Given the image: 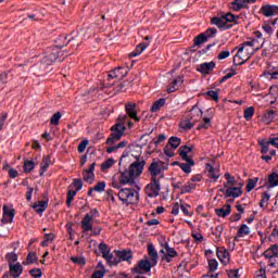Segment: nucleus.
I'll list each match as a JSON object with an SVG mask.
<instances>
[{
    "label": "nucleus",
    "mask_w": 278,
    "mask_h": 278,
    "mask_svg": "<svg viewBox=\"0 0 278 278\" xmlns=\"http://www.w3.org/2000/svg\"><path fill=\"white\" fill-rule=\"evenodd\" d=\"M218 29L216 27H208L206 30L202 31V35L205 38L206 42H208L210 39L216 37Z\"/></svg>",
    "instance_id": "nucleus-29"
},
{
    "label": "nucleus",
    "mask_w": 278,
    "mask_h": 278,
    "mask_svg": "<svg viewBox=\"0 0 278 278\" xmlns=\"http://www.w3.org/2000/svg\"><path fill=\"white\" fill-rule=\"evenodd\" d=\"M195 115L198 117H202L203 115V111L199 109L198 105H193L191 108V110L189 111L188 117H190V119H193Z\"/></svg>",
    "instance_id": "nucleus-35"
},
{
    "label": "nucleus",
    "mask_w": 278,
    "mask_h": 278,
    "mask_svg": "<svg viewBox=\"0 0 278 278\" xmlns=\"http://www.w3.org/2000/svg\"><path fill=\"white\" fill-rule=\"evenodd\" d=\"M163 249L160 250L161 254H165L168 257H178L179 253L175 248H172L168 242H164L161 244Z\"/></svg>",
    "instance_id": "nucleus-16"
},
{
    "label": "nucleus",
    "mask_w": 278,
    "mask_h": 278,
    "mask_svg": "<svg viewBox=\"0 0 278 278\" xmlns=\"http://www.w3.org/2000/svg\"><path fill=\"white\" fill-rule=\"evenodd\" d=\"M5 257L9 264H14L15 262H18V255H16V253L14 252L7 253Z\"/></svg>",
    "instance_id": "nucleus-52"
},
{
    "label": "nucleus",
    "mask_w": 278,
    "mask_h": 278,
    "mask_svg": "<svg viewBox=\"0 0 278 278\" xmlns=\"http://www.w3.org/2000/svg\"><path fill=\"white\" fill-rule=\"evenodd\" d=\"M174 150H175L174 148H170V146L166 144L163 148V153H164V155H166V157H174V155H175Z\"/></svg>",
    "instance_id": "nucleus-56"
},
{
    "label": "nucleus",
    "mask_w": 278,
    "mask_h": 278,
    "mask_svg": "<svg viewBox=\"0 0 278 278\" xmlns=\"http://www.w3.org/2000/svg\"><path fill=\"white\" fill-rule=\"evenodd\" d=\"M205 170L207 173V177L214 182H217L220 178V170L215 168L211 163H206Z\"/></svg>",
    "instance_id": "nucleus-12"
},
{
    "label": "nucleus",
    "mask_w": 278,
    "mask_h": 278,
    "mask_svg": "<svg viewBox=\"0 0 278 278\" xmlns=\"http://www.w3.org/2000/svg\"><path fill=\"white\" fill-rule=\"evenodd\" d=\"M261 13L265 17H273L278 14V5L276 4H264L261 8Z\"/></svg>",
    "instance_id": "nucleus-13"
},
{
    "label": "nucleus",
    "mask_w": 278,
    "mask_h": 278,
    "mask_svg": "<svg viewBox=\"0 0 278 278\" xmlns=\"http://www.w3.org/2000/svg\"><path fill=\"white\" fill-rule=\"evenodd\" d=\"M126 123H122V122H118L117 124H115L111 130L112 131H125L126 130V126H125Z\"/></svg>",
    "instance_id": "nucleus-57"
},
{
    "label": "nucleus",
    "mask_w": 278,
    "mask_h": 278,
    "mask_svg": "<svg viewBox=\"0 0 278 278\" xmlns=\"http://www.w3.org/2000/svg\"><path fill=\"white\" fill-rule=\"evenodd\" d=\"M197 189V185L188 181L186 185L181 187L180 194L191 193L192 190Z\"/></svg>",
    "instance_id": "nucleus-34"
},
{
    "label": "nucleus",
    "mask_w": 278,
    "mask_h": 278,
    "mask_svg": "<svg viewBox=\"0 0 278 278\" xmlns=\"http://www.w3.org/2000/svg\"><path fill=\"white\" fill-rule=\"evenodd\" d=\"M124 132L123 131H112L110 137L106 140L108 144H114L116 141L121 140L123 137Z\"/></svg>",
    "instance_id": "nucleus-31"
},
{
    "label": "nucleus",
    "mask_w": 278,
    "mask_h": 278,
    "mask_svg": "<svg viewBox=\"0 0 278 278\" xmlns=\"http://www.w3.org/2000/svg\"><path fill=\"white\" fill-rule=\"evenodd\" d=\"M2 212H3V214H2V223L4 225H10L11 223H13L14 214H15L14 213V208H12V207H10L8 205H4L2 207Z\"/></svg>",
    "instance_id": "nucleus-11"
},
{
    "label": "nucleus",
    "mask_w": 278,
    "mask_h": 278,
    "mask_svg": "<svg viewBox=\"0 0 278 278\" xmlns=\"http://www.w3.org/2000/svg\"><path fill=\"white\" fill-rule=\"evenodd\" d=\"M185 83V76L180 75L177 78H175L167 88V92L168 93H173L175 91H177Z\"/></svg>",
    "instance_id": "nucleus-15"
},
{
    "label": "nucleus",
    "mask_w": 278,
    "mask_h": 278,
    "mask_svg": "<svg viewBox=\"0 0 278 278\" xmlns=\"http://www.w3.org/2000/svg\"><path fill=\"white\" fill-rule=\"evenodd\" d=\"M269 140L261 139L258 140V146L261 147V153L262 155H265L269 151Z\"/></svg>",
    "instance_id": "nucleus-36"
},
{
    "label": "nucleus",
    "mask_w": 278,
    "mask_h": 278,
    "mask_svg": "<svg viewBox=\"0 0 278 278\" xmlns=\"http://www.w3.org/2000/svg\"><path fill=\"white\" fill-rule=\"evenodd\" d=\"M36 167V163L34 161H25L24 162V172L25 173H31L34 168Z\"/></svg>",
    "instance_id": "nucleus-53"
},
{
    "label": "nucleus",
    "mask_w": 278,
    "mask_h": 278,
    "mask_svg": "<svg viewBox=\"0 0 278 278\" xmlns=\"http://www.w3.org/2000/svg\"><path fill=\"white\" fill-rule=\"evenodd\" d=\"M249 235H251V228H249L247 224H241L240 228L237 231V237H235V240H238V238H243Z\"/></svg>",
    "instance_id": "nucleus-25"
},
{
    "label": "nucleus",
    "mask_w": 278,
    "mask_h": 278,
    "mask_svg": "<svg viewBox=\"0 0 278 278\" xmlns=\"http://www.w3.org/2000/svg\"><path fill=\"white\" fill-rule=\"evenodd\" d=\"M274 119H275V112H274L273 110H270V111H268V112L265 113V115H264V121H265L266 123H270V122H273Z\"/></svg>",
    "instance_id": "nucleus-60"
},
{
    "label": "nucleus",
    "mask_w": 278,
    "mask_h": 278,
    "mask_svg": "<svg viewBox=\"0 0 278 278\" xmlns=\"http://www.w3.org/2000/svg\"><path fill=\"white\" fill-rule=\"evenodd\" d=\"M148 256H150V262L152 263V266H156L157 260H159V253L152 242L148 243Z\"/></svg>",
    "instance_id": "nucleus-17"
},
{
    "label": "nucleus",
    "mask_w": 278,
    "mask_h": 278,
    "mask_svg": "<svg viewBox=\"0 0 278 278\" xmlns=\"http://www.w3.org/2000/svg\"><path fill=\"white\" fill-rule=\"evenodd\" d=\"M146 166V161L137 159L135 163H132L128 169H125L124 172H121L119 176V182L123 186H134L135 185V178L141 176L143 173V168Z\"/></svg>",
    "instance_id": "nucleus-1"
},
{
    "label": "nucleus",
    "mask_w": 278,
    "mask_h": 278,
    "mask_svg": "<svg viewBox=\"0 0 278 278\" xmlns=\"http://www.w3.org/2000/svg\"><path fill=\"white\" fill-rule=\"evenodd\" d=\"M254 115H255V108L253 106L245 109L243 112V116L247 121H251Z\"/></svg>",
    "instance_id": "nucleus-45"
},
{
    "label": "nucleus",
    "mask_w": 278,
    "mask_h": 278,
    "mask_svg": "<svg viewBox=\"0 0 278 278\" xmlns=\"http://www.w3.org/2000/svg\"><path fill=\"white\" fill-rule=\"evenodd\" d=\"M116 257L114 258V264H119L121 262H129L132 260L131 250H114Z\"/></svg>",
    "instance_id": "nucleus-7"
},
{
    "label": "nucleus",
    "mask_w": 278,
    "mask_h": 278,
    "mask_svg": "<svg viewBox=\"0 0 278 278\" xmlns=\"http://www.w3.org/2000/svg\"><path fill=\"white\" fill-rule=\"evenodd\" d=\"M263 254L267 260H270L271 257H276L278 255V244H273L270 248L265 250Z\"/></svg>",
    "instance_id": "nucleus-26"
},
{
    "label": "nucleus",
    "mask_w": 278,
    "mask_h": 278,
    "mask_svg": "<svg viewBox=\"0 0 278 278\" xmlns=\"http://www.w3.org/2000/svg\"><path fill=\"white\" fill-rule=\"evenodd\" d=\"M215 67H216L215 62L202 63L201 65H199V67H197L195 71L201 74H210L211 72L214 71Z\"/></svg>",
    "instance_id": "nucleus-19"
},
{
    "label": "nucleus",
    "mask_w": 278,
    "mask_h": 278,
    "mask_svg": "<svg viewBox=\"0 0 278 278\" xmlns=\"http://www.w3.org/2000/svg\"><path fill=\"white\" fill-rule=\"evenodd\" d=\"M9 273L12 278H18L23 275V265L21 263H10Z\"/></svg>",
    "instance_id": "nucleus-14"
},
{
    "label": "nucleus",
    "mask_w": 278,
    "mask_h": 278,
    "mask_svg": "<svg viewBox=\"0 0 278 278\" xmlns=\"http://www.w3.org/2000/svg\"><path fill=\"white\" fill-rule=\"evenodd\" d=\"M167 144L172 148V149H178V147L181 144V139L178 137H170L167 141Z\"/></svg>",
    "instance_id": "nucleus-39"
},
{
    "label": "nucleus",
    "mask_w": 278,
    "mask_h": 278,
    "mask_svg": "<svg viewBox=\"0 0 278 278\" xmlns=\"http://www.w3.org/2000/svg\"><path fill=\"white\" fill-rule=\"evenodd\" d=\"M49 166H50V156L46 155L43 156L42 162L40 163L39 176H43L45 173H47Z\"/></svg>",
    "instance_id": "nucleus-30"
},
{
    "label": "nucleus",
    "mask_w": 278,
    "mask_h": 278,
    "mask_svg": "<svg viewBox=\"0 0 278 278\" xmlns=\"http://www.w3.org/2000/svg\"><path fill=\"white\" fill-rule=\"evenodd\" d=\"M138 105L136 103L129 102L125 105L126 114H121L117 118L118 122L126 123L128 118L135 122H140V117L137 112Z\"/></svg>",
    "instance_id": "nucleus-3"
},
{
    "label": "nucleus",
    "mask_w": 278,
    "mask_h": 278,
    "mask_svg": "<svg viewBox=\"0 0 278 278\" xmlns=\"http://www.w3.org/2000/svg\"><path fill=\"white\" fill-rule=\"evenodd\" d=\"M62 117V114L60 112H56L55 114L52 115L50 118V124L51 125H59V121Z\"/></svg>",
    "instance_id": "nucleus-61"
},
{
    "label": "nucleus",
    "mask_w": 278,
    "mask_h": 278,
    "mask_svg": "<svg viewBox=\"0 0 278 278\" xmlns=\"http://www.w3.org/2000/svg\"><path fill=\"white\" fill-rule=\"evenodd\" d=\"M215 214L220 218H226L231 214V204H225L223 207L215 208Z\"/></svg>",
    "instance_id": "nucleus-21"
},
{
    "label": "nucleus",
    "mask_w": 278,
    "mask_h": 278,
    "mask_svg": "<svg viewBox=\"0 0 278 278\" xmlns=\"http://www.w3.org/2000/svg\"><path fill=\"white\" fill-rule=\"evenodd\" d=\"M219 263L216 261V258H211L208 261V271L215 273L218 269Z\"/></svg>",
    "instance_id": "nucleus-48"
},
{
    "label": "nucleus",
    "mask_w": 278,
    "mask_h": 278,
    "mask_svg": "<svg viewBox=\"0 0 278 278\" xmlns=\"http://www.w3.org/2000/svg\"><path fill=\"white\" fill-rule=\"evenodd\" d=\"M248 4L249 2L247 0H233L232 10L236 12H240L242 9H247Z\"/></svg>",
    "instance_id": "nucleus-28"
},
{
    "label": "nucleus",
    "mask_w": 278,
    "mask_h": 278,
    "mask_svg": "<svg viewBox=\"0 0 278 278\" xmlns=\"http://www.w3.org/2000/svg\"><path fill=\"white\" fill-rule=\"evenodd\" d=\"M211 24L223 30H228L233 27V24H226L224 15L213 16Z\"/></svg>",
    "instance_id": "nucleus-9"
},
{
    "label": "nucleus",
    "mask_w": 278,
    "mask_h": 278,
    "mask_svg": "<svg viewBox=\"0 0 278 278\" xmlns=\"http://www.w3.org/2000/svg\"><path fill=\"white\" fill-rule=\"evenodd\" d=\"M117 197L126 206L136 205L139 203V192L132 188L121 189Z\"/></svg>",
    "instance_id": "nucleus-2"
},
{
    "label": "nucleus",
    "mask_w": 278,
    "mask_h": 278,
    "mask_svg": "<svg viewBox=\"0 0 278 278\" xmlns=\"http://www.w3.org/2000/svg\"><path fill=\"white\" fill-rule=\"evenodd\" d=\"M83 178L85 182H88L89 185H92L93 180H94V174L84 170L83 173Z\"/></svg>",
    "instance_id": "nucleus-46"
},
{
    "label": "nucleus",
    "mask_w": 278,
    "mask_h": 278,
    "mask_svg": "<svg viewBox=\"0 0 278 278\" xmlns=\"http://www.w3.org/2000/svg\"><path fill=\"white\" fill-rule=\"evenodd\" d=\"M165 103H166V99H164V98L156 100L154 102V104L152 105L151 111L153 113L159 112L165 105Z\"/></svg>",
    "instance_id": "nucleus-37"
},
{
    "label": "nucleus",
    "mask_w": 278,
    "mask_h": 278,
    "mask_svg": "<svg viewBox=\"0 0 278 278\" xmlns=\"http://www.w3.org/2000/svg\"><path fill=\"white\" fill-rule=\"evenodd\" d=\"M99 250L102 253L103 257H105V255L111 252V249L109 248V245L105 242H101L99 244Z\"/></svg>",
    "instance_id": "nucleus-55"
},
{
    "label": "nucleus",
    "mask_w": 278,
    "mask_h": 278,
    "mask_svg": "<svg viewBox=\"0 0 278 278\" xmlns=\"http://www.w3.org/2000/svg\"><path fill=\"white\" fill-rule=\"evenodd\" d=\"M56 59H58V54L49 50V52L45 54V56H42L41 63H43L45 65H51L53 62L56 61Z\"/></svg>",
    "instance_id": "nucleus-24"
},
{
    "label": "nucleus",
    "mask_w": 278,
    "mask_h": 278,
    "mask_svg": "<svg viewBox=\"0 0 278 278\" xmlns=\"http://www.w3.org/2000/svg\"><path fill=\"white\" fill-rule=\"evenodd\" d=\"M216 255H217V258L223 264H228L230 262V253L226 249H223V250L217 249Z\"/></svg>",
    "instance_id": "nucleus-22"
},
{
    "label": "nucleus",
    "mask_w": 278,
    "mask_h": 278,
    "mask_svg": "<svg viewBox=\"0 0 278 278\" xmlns=\"http://www.w3.org/2000/svg\"><path fill=\"white\" fill-rule=\"evenodd\" d=\"M88 143H89V141L87 139L83 140L78 146V153H84Z\"/></svg>",
    "instance_id": "nucleus-64"
},
{
    "label": "nucleus",
    "mask_w": 278,
    "mask_h": 278,
    "mask_svg": "<svg viewBox=\"0 0 278 278\" xmlns=\"http://www.w3.org/2000/svg\"><path fill=\"white\" fill-rule=\"evenodd\" d=\"M179 155H180L181 160H182L184 162H186L187 164L195 165L194 160L191 159V157L188 155V152L181 150V151L179 152Z\"/></svg>",
    "instance_id": "nucleus-44"
},
{
    "label": "nucleus",
    "mask_w": 278,
    "mask_h": 278,
    "mask_svg": "<svg viewBox=\"0 0 278 278\" xmlns=\"http://www.w3.org/2000/svg\"><path fill=\"white\" fill-rule=\"evenodd\" d=\"M224 178L227 180V185L230 187L236 186V177L231 176L229 173L224 175Z\"/></svg>",
    "instance_id": "nucleus-58"
},
{
    "label": "nucleus",
    "mask_w": 278,
    "mask_h": 278,
    "mask_svg": "<svg viewBox=\"0 0 278 278\" xmlns=\"http://www.w3.org/2000/svg\"><path fill=\"white\" fill-rule=\"evenodd\" d=\"M128 73H129L128 67L119 66V67L114 70V74L116 76V79H118V80L124 79L128 75Z\"/></svg>",
    "instance_id": "nucleus-27"
},
{
    "label": "nucleus",
    "mask_w": 278,
    "mask_h": 278,
    "mask_svg": "<svg viewBox=\"0 0 278 278\" xmlns=\"http://www.w3.org/2000/svg\"><path fill=\"white\" fill-rule=\"evenodd\" d=\"M106 182L105 181H99L92 189L94 192L103 193L105 191Z\"/></svg>",
    "instance_id": "nucleus-50"
},
{
    "label": "nucleus",
    "mask_w": 278,
    "mask_h": 278,
    "mask_svg": "<svg viewBox=\"0 0 278 278\" xmlns=\"http://www.w3.org/2000/svg\"><path fill=\"white\" fill-rule=\"evenodd\" d=\"M161 191V180L157 177H151L150 184L146 186V193L148 194V198L154 199L160 195Z\"/></svg>",
    "instance_id": "nucleus-5"
},
{
    "label": "nucleus",
    "mask_w": 278,
    "mask_h": 278,
    "mask_svg": "<svg viewBox=\"0 0 278 278\" xmlns=\"http://www.w3.org/2000/svg\"><path fill=\"white\" fill-rule=\"evenodd\" d=\"M80 225H81L84 232H89L90 230H92L93 219L89 216V213H87L85 215V217L80 222Z\"/></svg>",
    "instance_id": "nucleus-20"
},
{
    "label": "nucleus",
    "mask_w": 278,
    "mask_h": 278,
    "mask_svg": "<svg viewBox=\"0 0 278 278\" xmlns=\"http://www.w3.org/2000/svg\"><path fill=\"white\" fill-rule=\"evenodd\" d=\"M256 42H257V39H252V41H243V43H241V46L238 49V52L233 59V65L236 67L244 65V63H247V61H249V59H251V54H250V56H248V59H242V56H240V54L244 51L245 47L253 48V47H255Z\"/></svg>",
    "instance_id": "nucleus-4"
},
{
    "label": "nucleus",
    "mask_w": 278,
    "mask_h": 278,
    "mask_svg": "<svg viewBox=\"0 0 278 278\" xmlns=\"http://www.w3.org/2000/svg\"><path fill=\"white\" fill-rule=\"evenodd\" d=\"M35 263H36V252L30 251L28 252L26 260L23 262V265L29 266V264H35Z\"/></svg>",
    "instance_id": "nucleus-40"
},
{
    "label": "nucleus",
    "mask_w": 278,
    "mask_h": 278,
    "mask_svg": "<svg viewBox=\"0 0 278 278\" xmlns=\"http://www.w3.org/2000/svg\"><path fill=\"white\" fill-rule=\"evenodd\" d=\"M269 199H270V194L268 192H264L262 194V199H261V202H260V207L265 210L268 205Z\"/></svg>",
    "instance_id": "nucleus-42"
},
{
    "label": "nucleus",
    "mask_w": 278,
    "mask_h": 278,
    "mask_svg": "<svg viewBox=\"0 0 278 278\" xmlns=\"http://www.w3.org/2000/svg\"><path fill=\"white\" fill-rule=\"evenodd\" d=\"M103 258L108 262V264L110 266H117L118 263H114V254L111 252H108L105 256H103Z\"/></svg>",
    "instance_id": "nucleus-54"
},
{
    "label": "nucleus",
    "mask_w": 278,
    "mask_h": 278,
    "mask_svg": "<svg viewBox=\"0 0 278 278\" xmlns=\"http://www.w3.org/2000/svg\"><path fill=\"white\" fill-rule=\"evenodd\" d=\"M257 181H260V178H250L249 180H248V185H247V187H245V190H247V192L249 193V192H251V191H253V189H255V186H257Z\"/></svg>",
    "instance_id": "nucleus-43"
},
{
    "label": "nucleus",
    "mask_w": 278,
    "mask_h": 278,
    "mask_svg": "<svg viewBox=\"0 0 278 278\" xmlns=\"http://www.w3.org/2000/svg\"><path fill=\"white\" fill-rule=\"evenodd\" d=\"M150 46L149 41H143L142 43H139L135 50H132V53L130 54V58H137L141 53L144 52V50Z\"/></svg>",
    "instance_id": "nucleus-23"
},
{
    "label": "nucleus",
    "mask_w": 278,
    "mask_h": 278,
    "mask_svg": "<svg viewBox=\"0 0 278 278\" xmlns=\"http://www.w3.org/2000/svg\"><path fill=\"white\" fill-rule=\"evenodd\" d=\"M206 42H207L206 37L202 33H200L199 35H197L193 38V46H192V48L201 47L202 45H204Z\"/></svg>",
    "instance_id": "nucleus-32"
},
{
    "label": "nucleus",
    "mask_w": 278,
    "mask_h": 278,
    "mask_svg": "<svg viewBox=\"0 0 278 278\" xmlns=\"http://www.w3.org/2000/svg\"><path fill=\"white\" fill-rule=\"evenodd\" d=\"M41 198L42 199L38 200L36 203V214L39 216H42V214L47 211L48 202H49V198H48L47 193H42Z\"/></svg>",
    "instance_id": "nucleus-10"
},
{
    "label": "nucleus",
    "mask_w": 278,
    "mask_h": 278,
    "mask_svg": "<svg viewBox=\"0 0 278 278\" xmlns=\"http://www.w3.org/2000/svg\"><path fill=\"white\" fill-rule=\"evenodd\" d=\"M9 79H10V72H4L0 74V91L3 90V88H5Z\"/></svg>",
    "instance_id": "nucleus-38"
},
{
    "label": "nucleus",
    "mask_w": 278,
    "mask_h": 278,
    "mask_svg": "<svg viewBox=\"0 0 278 278\" xmlns=\"http://www.w3.org/2000/svg\"><path fill=\"white\" fill-rule=\"evenodd\" d=\"M205 96L210 97L212 100L218 102L219 101V94L216 91L210 90L204 93Z\"/></svg>",
    "instance_id": "nucleus-62"
},
{
    "label": "nucleus",
    "mask_w": 278,
    "mask_h": 278,
    "mask_svg": "<svg viewBox=\"0 0 278 278\" xmlns=\"http://www.w3.org/2000/svg\"><path fill=\"white\" fill-rule=\"evenodd\" d=\"M228 278H239V269H226Z\"/></svg>",
    "instance_id": "nucleus-63"
},
{
    "label": "nucleus",
    "mask_w": 278,
    "mask_h": 278,
    "mask_svg": "<svg viewBox=\"0 0 278 278\" xmlns=\"http://www.w3.org/2000/svg\"><path fill=\"white\" fill-rule=\"evenodd\" d=\"M152 267H154V265L149 261V258H142L132 267V274L144 275L150 273Z\"/></svg>",
    "instance_id": "nucleus-6"
},
{
    "label": "nucleus",
    "mask_w": 278,
    "mask_h": 278,
    "mask_svg": "<svg viewBox=\"0 0 278 278\" xmlns=\"http://www.w3.org/2000/svg\"><path fill=\"white\" fill-rule=\"evenodd\" d=\"M241 195H242L241 187H229L226 189V192H225L226 198L238 199Z\"/></svg>",
    "instance_id": "nucleus-18"
},
{
    "label": "nucleus",
    "mask_w": 278,
    "mask_h": 278,
    "mask_svg": "<svg viewBox=\"0 0 278 278\" xmlns=\"http://www.w3.org/2000/svg\"><path fill=\"white\" fill-rule=\"evenodd\" d=\"M162 166H164L163 161H152V164L148 167V173L152 178H157L159 175L162 174Z\"/></svg>",
    "instance_id": "nucleus-8"
},
{
    "label": "nucleus",
    "mask_w": 278,
    "mask_h": 278,
    "mask_svg": "<svg viewBox=\"0 0 278 278\" xmlns=\"http://www.w3.org/2000/svg\"><path fill=\"white\" fill-rule=\"evenodd\" d=\"M269 188H276L278 187V174L271 173L268 177Z\"/></svg>",
    "instance_id": "nucleus-41"
},
{
    "label": "nucleus",
    "mask_w": 278,
    "mask_h": 278,
    "mask_svg": "<svg viewBox=\"0 0 278 278\" xmlns=\"http://www.w3.org/2000/svg\"><path fill=\"white\" fill-rule=\"evenodd\" d=\"M224 16V20H225V24L226 25H229V23H235V24H238L237 20L240 18L239 15H235L232 13H226V14H223Z\"/></svg>",
    "instance_id": "nucleus-33"
},
{
    "label": "nucleus",
    "mask_w": 278,
    "mask_h": 278,
    "mask_svg": "<svg viewBox=\"0 0 278 278\" xmlns=\"http://www.w3.org/2000/svg\"><path fill=\"white\" fill-rule=\"evenodd\" d=\"M113 164H115V161L113 159L106 160L102 163V170H109V168H112Z\"/></svg>",
    "instance_id": "nucleus-59"
},
{
    "label": "nucleus",
    "mask_w": 278,
    "mask_h": 278,
    "mask_svg": "<svg viewBox=\"0 0 278 278\" xmlns=\"http://www.w3.org/2000/svg\"><path fill=\"white\" fill-rule=\"evenodd\" d=\"M192 166L190 163H180L179 168L182 170V173L189 175L192 173Z\"/></svg>",
    "instance_id": "nucleus-49"
},
{
    "label": "nucleus",
    "mask_w": 278,
    "mask_h": 278,
    "mask_svg": "<svg viewBox=\"0 0 278 278\" xmlns=\"http://www.w3.org/2000/svg\"><path fill=\"white\" fill-rule=\"evenodd\" d=\"M71 261L79 266H85L86 265V258L85 256H72Z\"/></svg>",
    "instance_id": "nucleus-51"
},
{
    "label": "nucleus",
    "mask_w": 278,
    "mask_h": 278,
    "mask_svg": "<svg viewBox=\"0 0 278 278\" xmlns=\"http://www.w3.org/2000/svg\"><path fill=\"white\" fill-rule=\"evenodd\" d=\"M224 230H225L224 225H217V226L215 227V230L213 231V235L215 236L216 241H219V240H220Z\"/></svg>",
    "instance_id": "nucleus-47"
}]
</instances>
